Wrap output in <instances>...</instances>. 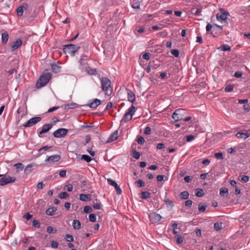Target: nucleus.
I'll list each match as a JSON object with an SVG mask.
<instances>
[{
	"instance_id": "obj_35",
	"label": "nucleus",
	"mask_w": 250,
	"mask_h": 250,
	"mask_svg": "<svg viewBox=\"0 0 250 250\" xmlns=\"http://www.w3.org/2000/svg\"><path fill=\"white\" fill-rule=\"evenodd\" d=\"M81 159L85 161L87 163L90 162L92 160L91 158L89 156L85 154L82 156Z\"/></svg>"
},
{
	"instance_id": "obj_4",
	"label": "nucleus",
	"mask_w": 250,
	"mask_h": 250,
	"mask_svg": "<svg viewBox=\"0 0 250 250\" xmlns=\"http://www.w3.org/2000/svg\"><path fill=\"white\" fill-rule=\"evenodd\" d=\"M187 113L186 110L184 109H178L172 114V118L175 121L184 120L188 121V116H185Z\"/></svg>"
},
{
	"instance_id": "obj_24",
	"label": "nucleus",
	"mask_w": 250,
	"mask_h": 250,
	"mask_svg": "<svg viewBox=\"0 0 250 250\" xmlns=\"http://www.w3.org/2000/svg\"><path fill=\"white\" fill-rule=\"evenodd\" d=\"M79 63L80 64L79 65V68L80 69H83L84 66H85L87 65V61L85 59H80V61H79Z\"/></svg>"
},
{
	"instance_id": "obj_25",
	"label": "nucleus",
	"mask_w": 250,
	"mask_h": 250,
	"mask_svg": "<svg viewBox=\"0 0 250 250\" xmlns=\"http://www.w3.org/2000/svg\"><path fill=\"white\" fill-rule=\"evenodd\" d=\"M72 226L75 229H79L81 228V223L79 220H74L72 223Z\"/></svg>"
},
{
	"instance_id": "obj_62",
	"label": "nucleus",
	"mask_w": 250,
	"mask_h": 250,
	"mask_svg": "<svg viewBox=\"0 0 250 250\" xmlns=\"http://www.w3.org/2000/svg\"><path fill=\"white\" fill-rule=\"evenodd\" d=\"M166 204L169 205L171 206H173L174 205L173 202L169 199H166L164 200Z\"/></svg>"
},
{
	"instance_id": "obj_61",
	"label": "nucleus",
	"mask_w": 250,
	"mask_h": 250,
	"mask_svg": "<svg viewBox=\"0 0 250 250\" xmlns=\"http://www.w3.org/2000/svg\"><path fill=\"white\" fill-rule=\"evenodd\" d=\"M66 171L65 170H62L60 171L59 175L61 177H64L66 176Z\"/></svg>"
},
{
	"instance_id": "obj_21",
	"label": "nucleus",
	"mask_w": 250,
	"mask_h": 250,
	"mask_svg": "<svg viewBox=\"0 0 250 250\" xmlns=\"http://www.w3.org/2000/svg\"><path fill=\"white\" fill-rule=\"evenodd\" d=\"M57 210V208L56 207L49 208L46 210V214L48 215L52 216Z\"/></svg>"
},
{
	"instance_id": "obj_29",
	"label": "nucleus",
	"mask_w": 250,
	"mask_h": 250,
	"mask_svg": "<svg viewBox=\"0 0 250 250\" xmlns=\"http://www.w3.org/2000/svg\"><path fill=\"white\" fill-rule=\"evenodd\" d=\"M150 193L148 191H143L141 193V198L142 199H146L150 197Z\"/></svg>"
},
{
	"instance_id": "obj_36",
	"label": "nucleus",
	"mask_w": 250,
	"mask_h": 250,
	"mask_svg": "<svg viewBox=\"0 0 250 250\" xmlns=\"http://www.w3.org/2000/svg\"><path fill=\"white\" fill-rule=\"evenodd\" d=\"M176 243L178 244H181L183 242V237L179 235H176L175 236Z\"/></svg>"
},
{
	"instance_id": "obj_9",
	"label": "nucleus",
	"mask_w": 250,
	"mask_h": 250,
	"mask_svg": "<svg viewBox=\"0 0 250 250\" xmlns=\"http://www.w3.org/2000/svg\"><path fill=\"white\" fill-rule=\"evenodd\" d=\"M0 179V186H4L9 183H14L16 181V178L14 177H5L4 175Z\"/></svg>"
},
{
	"instance_id": "obj_15",
	"label": "nucleus",
	"mask_w": 250,
	"mask_h": 250,
	"mask_svg": "<svg viewBox=\"0 0 250 250\" xmlns=\"http://www.w3.org/2000/svg\"><path fill=\"white\" fill-rule=\"evenodd\" d=\"M101 103V101L98 99H95L93 101H91L90 103L86 105L90 108L96 109L98 105H99Z\"/></svg>"
},
{
	"instance_id": "obj_22",
	"label": "nucleus",
	"mask_w": 250,
	"mask_h": 250,
	"mask_svg": "<svg viewBox=\"0 0 250 250\" xmlns=\"http://www.w3.org/2000/svg\"><path fill=\"white\" fill-rule=\"evenodd\" d=\"M51 67L52 71L55 73H59L61 71V66L57 64H52Z\"/></svg>"
},
{
	"instance_id": "obj_7",
	"label": "nucleus",
	"mask_w": 250,
	"mask_h": 250,
	"mask_svg": "<svg viewBox=\"0 0 250 250\" xmlns=\"http://www.w3.org/2000/svg\"><path fill=\"white\" fill-rule=\"evenodd\" d=\"M42 120V118L41 117H35L31 118L30 120H29L27 122L25 123L23 125V126L24 127H31L38 123V122H40Z\"/></svg>"
},
{
	"instance_id": "obj_26",
	"label": "nucleus",
	"mask_w": 250,
	"mask_h": 250,
	"mask_svg": "<svg viewBox=\"0 0 250 250\" xmlns=\"http://www.w3.org/2000/svg\"><path fill=\"white\" fill-rule=\"evenodd\" d=\"M219 49L223 51H230L231 49V47L228 44H223L219 47Z\"/></svg>"
},
{
	"instance_id": "obj_34",
	"label": "nucleus",
	"mask_w": 250,
	"mask_h": 250,
	"mask_svg": "<svg viewBox=\"0 0 250 250\" xmlns=\"http://www.w3.org/2000/svg\"><path fill=\"white\" fill-rule=\"evenodd\" d=\"M46 231L49 233H55L57 232V229L53 228L51 226H48L47 227Z\"/></svg>"
},
{
	"instance_id": "obj_27",
	"label": "nucleus",
	"mask_w": 250,
	"mask_h": 250,
	"mask_svg": "<svg viewBox=\"0 0 250 250\" xmlns=\"http://www.w3.org/2000/svg\"><path fill=\"white\" fill-rule=\"evenodd\" d=\"M33 166L31 164H28L24 168V173L26 175L30 174L32 170Z\"/></svg>"
},
{
	"instance_id": "obj_57",
	"label": "nucleus",
	"mask_w": 250,
	"mask_h": 250,
	"mask_svg": "<svg viewBox=\"0 0 250 250\" xmlns=\"http://www.w3.org/2000/svg\"><path fill=\"white\" fill-rule=\"evenodd\" d=\"M112 106H113V104H112L111 102H109V103L107 104V105H106V106L105 108L104 109V111H107V110H109L110 108H112Z\"/></svg>"
},
{
	"instance_id": "obj_52",
	"label": "nucleus",
	"mask_w": 250,
	"mask_h": 250,
	"mask_svg": "<svg viewBox=\"0 0 250 250\" xmlns=\"http://www.w3.org/2000/svg\"><path fill=\"white\" fill-rule=\"evenodd\" d=\"M145 139L142 136H140L137 139V142L139 144L142 145L145 142Z\"/></svg>"
},
{
	"instance_id": "obj_18",
	"label": "nucleus",
	"mask_w": 250,
	"mask_h": 250,
	"mask_svg": "<svg viewBox=\"0 0 250 250\" xmlns=\"http://www.w3.org/2000/svg\"><path fill=\"white\" fill-rule=\"evenodd\" d=\"M118 130H116L112 134H111L109 137L108 139L106 141V143H110L116 140L118 138Z\"/></svg>"
},
{
	"instance_id": "obj_44",
	"label": "nucleus",
	"mask_w": 250,
	"mask_h": 250,
	"mask_svg": "<svg viewBox=\"0 0 250 250\" xmlns=\"http://www.w3.org/2000/svg\"><path fill=\"white\" fill-rule=\"evenodd\" d=\"M222 224L219 223H215L214 224V228L216 230H219L222 228Z\"/></svg>"
},
{
	"instance_id": "obj_10",
	"label": "nucleus",
	"mask_w": 250,
	"mask_h": 250,
	"mask_svg": "<svg viewBox=\"0 0 250 250\" xmlns=\"http://www.w3.org/2000/svg\"><path fill=\"white\" fill-rule=\"evenodd\" d=\"M22 43V41L21 39H17L15 42H13L10 44V50L11 52H14L17 49L20 48Z\"/></svg>"
},
{
	"instance_id": "obj_46",
	"label": "nucleus",
	"mask_w": 250,
	"mask_h": 250,
	"mask_svg": "<svg viewBox=\"0 0 250 250\" xmlns=\"http://www.w3.org/2000/svg\"><path fill=\"white\" fill-rule=\"evenodd\" d=\"M65 239L67 242H73L74 240L73 236L69 234H66L65 235Z\"/></svg>"
},
{
	"instance_id": "obj_12",
	"label": "nucleus",
	"mask_w": 250,
	"mask_h": 250,
	"mask_svg": "<svg viewBox=\"0 0 250 250\" xmlns=\"http://www.w3.org/2000/svg\"><path fill=\"white\" fill-rule=\"evenodd\" d=\"M107 182L109 185L113 186L115 188L117 194L120 195L122 193V189L115 181L110 178H108L107 179Z\"/></svg>"
},
{
	"instance_id": "obj_60",
	"label": "nucleus",
	"mask_w": 250,
	"mask_h": 250,
	"mask_svg": "<svg viewBox=\"0 0 250 250\" xmlns=\"http://www.w3.org/2000/svg\"><path fill=\"white\" fill-rule=\"evenodd\" d=\"M243 73L241 71H237L234 74V76L236 78H240L242 76Z\"/></svg>"
},
{
	"instance_id": "obj_64",
	"label": "nucleus",
	"mask_w": 250,
	"mask_h": 250,
	"mask_svg": "<svg viewBox=\"0 0 250 250\" xmlns=\"http://www.w3.org/2000/svg\"><path fill=\"white\" fill-rule=\"evenodd\" d=\"M132 7L134 9H139L140 8V4L139 2H134L132 4Z\"/></svg>"
},
{
	"instance_id": "obj_30",
	"label": "nucleus",
	"mask_w": 250,
	"mask_h": 250,
	"mask_svg": "<svg viewBox=\"0 0 250 250\" xmlns=\"http://www.w3.org/2000/svg\"><path fill=\"white\" fill-rule=\"evenodd\" d=\"M195 194L198 197H202L204 195V192L202 189L198 188L195 190Z\"/></svg>"
},
{
	"instance_id": "obj_51",
	"label": "nucleus",
	"mask_w": 250,
	"mask_h": 250,
	"mask_svg": "<svg viewBox=\"0 0 250 250\" xmlns=\"http://www.w3.org/2000/svg\"><path fill=\"white\" fill-rule=\"evenodd\" d=\"M58 243L55 241H51V246L52 248L56 249L58 247Z\"/></svg>"
},
{
	"instance_id": "obj_43",
	"label": "nucleus",
	"mask_w": 250,
	"mask_h": 250,
	"mask_svg": "<svg viewBox=\"0 0 250 250\" xmlns=\"http://www.w3.org/2000/svg\"><path fill=\"white\" fill-rule=\"evenodd\" d=\"M68 194L66 192H62L59 194V198L61 199H65L68 197Z\"/></svg>"
},
{
	"instance_id": "obj_49",
	"label": "nucleus",
	"mask_w": 250,
	"mask_h": 250,
	"mask_svg": "<svg viewBox=\"0 0 250 250\" xmlns=\"http://www.w3.org/2000/svg\"><path fill=\"white\" fill-rule=\"evenodd\" d=\"M32 225L34 227H35L36 228H40V223L38 220H33L32 221Z\"/></svg>"
},
{
	"instance_id": "obj_50",
	"label": "nucleus",
	"mask_w": 250,
	"mask_h": 250,
	"mask_svg": "<svg viewBox=\"0 0 250 250\" xmlns=\"http://www.w3.org/2000/svg\"><path fill=\"white\" fill-rule=\"evenodd\" d=\"M214 156L217 159L222 160L223 159V154L221 152L216 153Z\"/></svg>"
},
{
	"instance_id": "obj_63",
	"label": "nucleus",
	"mask_w": 250,
	"mask_h": 250,
	"mask_svg": "<svg viewBox=\"0 0 250 250\" xmlns=\"http://www.w3.org/2000/svg\"><path fill=\"white\" fill-rule=\"evenodd\" d=\"M32 217V215L30 214L29 213H26L25 214L24 217L27 220H30Z\"/></svg>"
},
{
	"instance_id": "obj_55",
	"label": "nucleus",
	"mask_w": 250,
	"mask_h": 250,
	"mask_svg": "<svg viewBox=\"0 0 250 250\" xmlns=\"http://www.w3.org/2000/svg\"><path fill=\"white\" fill-rule=\"evenodd\" d=\"M150 54L149 53H146L143 54L142 57L146 60H148L150 59Z\"/></svg>"
},
{
	"instance_id": "obj_23",
	"label": "nucleus",
	"mask_w": 250,
	"mask_h": 250,
	"mask_svg": "<svg viewBox=\"0 0 250 250\" xmlns=\"http://www.w3.org/2000/svg\"><path fill=\"white\" fill-rule=\"evenodd\" d=\"M78 107V104L76 103H71L64 105V108L67 109H74Z\"/></svg>"
},
{
	"instance_id": "obj_45",
	"label": "nucleus",
	"mask_w": 250,
	"mask_h": 250,
	"mask_svg": "<svg viewBox=\"0 0 250 250\" xmlns=\"http://www.w3.org/2000/svg\"><path fill=\"white\" fill-rule=\"evenodd\" d=\"M92 211V209L91 207H90L89 206H86L84 207L83 211L85 213H90Z\"/></svg>"
},
{
	"instance_id": "obj_8",
	"label": "nucleus",
	"mask_w": 250,
	"mask_h": 250,
	"mask_svg": "<svg viewBox=\"0 0 250 250\" xmlns=\"http://www.w3.org/2000/svg\"><path fill=\"white\" fill-rule=\"evenodd\" d=\"M68 129L63 128H60L53 132V136L55 138H62L64 137L68 133Z\"/></svg>"
},
{
	"instance_id": "obj_40",
	"label": "nucleus",
	"mask_w": 250,
	"mask_h": 250,
	"mask_svg": "<svg viewBox=\"0 0 250 250\" xmlns=\"http://www.w3.org/2000/svg\"><path fill=\"white\" fill-rule=\"evenodd\" d=\"M135 184L137 185V187L139 188H141L145 186V182L141 180H138L135 182Z\"/></svg>"
},
{
	"instance_id": "obj_28",
	"label": "nucleus",
	"mask_w": 250,
	"mask_h": 250,
	"mask_svg": "<svg viewBox=\"0 0 250 250\" xmlns=\"http://www.w3.org/2000/svg\"><path fill=\"white\" fill-rule=\"evenodd\" d=\"M93 207L96 209H101V202L100 201L98 202V199H95L93 201Z\"/></svg>"
},
{
	"instance_id": "obj_31",
	"label": "nucleus",
	"mask_w": 250,
	"mask_h": 250,
	"mask_svg": "<svg viewBox=\"0 0 250 250\" xmlns=\"http://www.w3.org/2000/svg\"><path fill=\"white\" fill-rule=\"evenodd\" d=\"M228 193V189L227 188L220 189V195L222 197L227 196Z\"/></svg>"
},
{
	"instance_id": "obj_53",
	"label": "nucleus",
	"mask_w": 250,
	"mask_h": 250,
	"mask_svg": "<svg viewBox=\"0 0 250 250\" xmlns=\"http://www.w3.org/2000/svg\"><path fill=\"white\" fill-rule=\"evenodd\" d=\"M151 133V128L149 126H146L144 131V133L146 135H149Z\"/></svg>"
},
{
	"instance_id": "obj_14",
	"label": "nucleus",
	"mask_w": 250,
	"mask_h": 250,
	"mask_svg": "<svg viewBox=\"0 0 250 250\" xmlns=\"http://www.w3.org/2000/svg\"><path fill=\"white\" fill-rule=\"evenodd\" d=\"M53 127V125L51 124H46L43 125L42 126V130L38 133L39 136H40L42 134L46 133L49 131Z\"/></svg>"
},
{
	"instance_id": "obj_1",
	"label": "nucleus",
	"mask_w": 250,
	"mask_h": 250,
	"mask_svg": "<svg viewBox=\"0 0 250 250\" xmlns=\"http://www.w3.org/2000/svg\"><path fill=\"white\" fill-rule=\"evenodd\" d=\"M102 90L108 96L112 94V88L111 86V82L108 78L101 77L100 79Z\"/></svg>"
},
{
	"instance_id": "obj_20",
	"label": "nucleus",
	"mask_w": 250,
	"mask_h": 250,
	"mask_svg": "<svg viewBox=\"0 0 250 250\" xmlns=\"http://www.w3.org/2000/svg\"><path fill=\"white\" fill-rule=\"evenodd\" d=\"M9 35L6 31L4 30L1 34V42L3 44L7 43L9 39Z\"/></svg>"
},
{
	"instance_id": "obj_38",
	"label": "nucleus",
	"mask_w": 250,
	"mask_h": 250,
	"mask_svg": "<svg viewBox=\"0 0 250 250\" xmlns=\"http://www.w3.org/2000/svg\"><path fill=\"white\" fill-rule=\"evenodd\" d=\"M132 156L133 157V158L136 159H139L140 157V152L137 151L136 150H132Z\"/></svg>"
},
{
	"instance_id": "obj_2",
	"label": "nucleus",
	"mask_w": 250,
	"mask_h": 250,
	"mask_svg": "<svg viewBox=\"0 0 250 250\" xmlns=\"http://www.w3.org/2000/svg\"><path fill=\"white\" fill-rule=\"evenodd\" d=\"M51 76V74L49 72L44 73L41 75L36 83V87L39 89L46 85L50 80Z\"/></svg>"
},
{
	"instance_id": "obj_48",
	"label": "nucleus",
	"mask_w": 250,
	"mask_h": 250,
	"mask_svg": "<svg viewBox=\"0 0 250 250\" xmlns=\"http://www.w3.org/2000/svg\"><path fill=\"white\" fill-rule=\"evenodd\" d=\"M171 54L175 57H178L179 55V52L177 49H172L170 51Z\"/></svg>"
},
{
	"instance_id": "obj_54",
	"label": "nucleus",
	"mask_w": 250,
	"mask_h": 250,
	"mask_svg": "<svg viewBox=\"0 0 250 250\" xmlns=\"http://www.w3.org/2000/svg\"><path fill=\"white\" fill-rule=\"evenodd\" d=\"M198 209L200 212H204L206 209V206L199 204L198 206Z\"/></svg>"
},
{
	"instance_id": "obj_11",
	"label": "nucleus",
	"mask_w": 250,
	"mask_h": 250,
	"mask_svg": "<svg viewBox=\"0 0 250 250\" xmlns=\"http://www.w3.org/2000/svg\"><path fill=\"white\" fill-rule=\"evenodd\" d=\"M149 218L152 224H155L158 223L161 220L162 216L159 214L153 212L149 215Z\"/></svg>"
},
{
	"instance_id": "obj_5",
	"label": "nucleus",
	"mask_w": 250,
	"mask_h": 250,
	"mask_svg": "<svg viewBox=\"0 0 250 250\" xmlns=\"http://www.w3.org/2000/svg\"><path fill=\"white\" fill-rule=\"evenodd\" d=\"M135 111V107L133 104L131 105V106L128 109L127 111L124 114L123 118L121 121V124H123V123L127 122L131 120Z\"/></svg>"
},
{
	"instance_id": "obj_39",
	"label": "nucleus",
	"mask_w": 250,
	"mask_h": 250,
	"mask_svg": "<svg viewBox=\"0 0 250 250\" xmlns=\"http://www.w3.org/2000/svg\"><path fill=\"white\" fill-rule=\"evenodd\" d=\"M24 9L21 6L17 9V13L18 16H21L23 15Z\"/></svg>"
},
{
	"instance_id": "obj_6",
	"label": "nucleus",
	"mask_w": 250,
	"mask_h": 250,
	"mask_svg": "<svg viewBox=\"0 0 250 250\" xmlns=\"http://www.w3.org/2000/svg\"><path fill=\"white\" fill-rule=\"evenodd\" d=\"M220 12L217 14V20L222 23H226L228 17L229 16V12L223 8L219 9Z\"/></svg>"
},
{
	"instance_id": "obj_32",
	"label": "nucleus",
	"mask_w": 250,
	"mask_h": 250,
	"mask_svg": "<svg viewBox=\"0 0 250 250\" xmlns=\"http://www.w3.org/2000/svg\"><path fill=\"white\" fill-rule=\"evenodd\" d=\"M14 167H16L17 171H21L24 168V165L22 163H17L14 165Z\"/></svg>"
},
{
	"instance_id": "obj_13",
	"label": "nucleus",
	"mask_w": 250,
	"mask_h": 250,
	"mask_svg": "<svg viewBox=\"0 0 250 250\" xmlns=\"http://www.w3.org/2000/svg\"><path fill=\"white\" fill-rule=\"evenodd\" d=\"M235 136L238 139H246L250 136V133L247 130L244 131H238L235 135Z\"/></svg>"
},
{
	"instance_id": "obj_58",
	"label": "nucleus",
	"mask_w": 250,
	"mask_h": 250,
	"mask_svg": "<svg viewBox=\"0 0 250 250\" xmlns=\"http://www.w3.org/2000/svg\"><path fill=\"white\" fill-rule=\"evenodd\" d=\"M65 188H66V189L68 191H71L73 189V186L71 184H67V185H66Z\"/></svg>"
},
{
	"instance_id": "obj_16",
	"label": "nucleus",
	"mask_w": 250,
	"mask_h": 250,
	"mask_svg": "<svg viewBox=\"0 0 250 250\" xmlns=\"http://www.w3.org/2000/svg\"><path fill=\"white\" fill-rule=\"evenodd\" d=\"M60 156L57 154H55L54 155H52L50 156H49L48 158H47L45 162H48L49 163H52L54 162H58L60 160Z\"/></svg>"
},
{
	"instance_id": "obj_19",
	"label": "nucleus",
	"mask_w": 250,
	"mask_h": 250,
	"mask_svg": "<svg viewBox=\"0 0 250 250\" xmlns=\"http://www.w3.org/2000/svg\"><path fill=\"white\" fill-rule=\"evenodd\" d=\"M79 199L83 202L89 201L91 200V195L89 194H85L82 193L80 194Z\"/></svg>"
},
{
	"instance_id": "obj_56",
	"label": "nucleus",
	"mask_w": 250,
	"mask_h": 250,
	"mask_svg": "<svg viewBox=\"0 0 250 250\" xmlns=\"http://www.w3.org/2000/svg\"><path fill=\"white\" fill-rule=\"evenodd\" d=\"M44 186V184L42 182H39L37 185V187L39 189H42Z\"/></svg>"
},
{
	"instance_id": "obj_17",
	"label": "nucleus",
	"mask_w": 250,
	"mask_h": 250,
	"mask_svg": "<svg viewBox=\"0 0 250 250\" xmlns=\"http://www.w3.org/2000/svg\"><path fill=\"white\" fill-rule=\"evenodd\" d=\"M126 90L127 93L128 101L132 103H134L136 99L135 95L131 90L127 89Z\"/></svg>"
},
{
	"instance_id": "obj_3",
	"label": "nucleus",
	"mask_w": 250,
	"mask_h": 250,
	"mask_svg": "<svg viewBox=\"0 0 250 250\" xmlns=\"http://www.w3.org/2000/svg\"><path fill=\"white\" fill-rule=\"evenodd\" d=\"M79 45L73 44H68L63 45V50L65 54H69L71 56H75V53L80 49Z\"/></svg>"
},
{
	"instance_id": "obj_33",
	"label": "nucleus",
	"mask_w": 250,
	"mask_h": 250,
	"mask_svg": "<svg viewBox=\"0 0 250 250\" xmlns=\"http://www.w3.org/2000/svg\"><path fill=\"white\" fill-rule=\"evenodd\" d=\"M249 177L246 175H240L239 180L243 183H246L249 181Z\"/></svg>"
},
{
	"instance_id": "obj_59",
	"label": "nucleus",
	"mask_w": 250,
	"mask_h": 250,
	"mask_svg": "<svg viewBox=\"0 0 250 250\" xmlns=\"http://www.w3.org/2000/svg\"><path fill=\"white\" fill-rule=\"evenodd\" d=\"M165 147V145L164 143H159L157 145L158 149H161Z\"/></svg>"
},
{
	"instance_id": "obj_41",
	"label": "nucleus",
	"mask_w": 250,
	"mask_h": 250,
	"mask_svg": "<svg viewBox=\"0 0 250 250\" xmlns=\"http://www.w3.org/2000/svg\"><path fill=\"white\" fill-rule=\"evenodd\" d=\"M233 85L231 84L227 85L225 88V91L227 92H230L233 91Z\"/></svg>"
},
{
	"instance_id": "obj_47",
	"label": "nucleus",
	"mask_w": 250,
	"mask_h": 250,
	"mask_svg": "<svg viewBox=\"0 0 250 250\" xmlns=\"http://www.w3.org/2000/svg\"><path fill=\"white\" fill-rule=\"evenodd\" d=\"M164 26L163 24H160L159 25H154L152 27V29L154 30H159L163 28Z\"/></svg>"
},
{
	"instance_id": "obj_37",
	"label": "nucleus",
	"mask_w": 250,
	"mask_h": 250,
	"mask_svg": "<svg viewBox=\"0 0 250 250\" xmlns=\"http://www.w3.org/2000/svg\"><path fill=\"white\" fill-rule=\"evenodd\" d=\"M89 220L92 222H95L97 220L96 216L94 213H91L89 215Z\"/></svg>"
},
{
	"instance_id": "obj_42",
	"label": "nucleus",
	"mask_w": 250,
	"mask_h": 250,
	"mask_svg": "<svg viewBox=\"0 0 250 250\" xmlns=\"http://www.w3.org/2000/svg\"><path fill=\"white\" fill-rule=\"evenodd\" d=\"M180 197L182 199H188V191H185L181 192L180 194Z\"/></svg>"
}]
</instances>
